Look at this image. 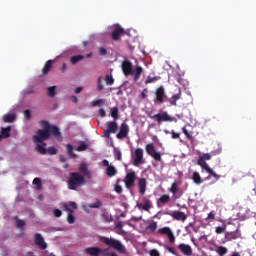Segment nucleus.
<instances>
[{
	"label": "nucleus",
	"instance_id": "a19ab883",
	"mask_svg": "<svg viewBox=\"0 0 256 256\" xmlns=\"http://www.w3.org/2000/svg\"><path fill=\"white\" fill-rule=\"evenodd\" d=\"M114 157L117 159V161H123V153H121V150L119 148L114 149Z\"/></svg>",
	"mask_w": 256,
	"mask_h": 256
},
{
	"label": "nucleus",
	"instance_id": "20e7f679",
	"mask_svg": "<svg viewBox=\"0 0 256 256\" xmlns=\"http://www.w3.org/2000/svg\"><path fill=\"white\" fill-rule=\"evenodd\" d=\"M51 137V132H48L47 130H41L39 129L36 132V135L33 136V142L34 143H43L44 141H47Z\"/></svg>",
	"mask_w": 256,
	"mask_h": 256
},
{
	"label": "nucleus",
	"instance_id": "9d476101",
	"mask_svg": "<svg viewBox=\"0 0 256 256\" xmlns=\"http://www.w3.org/2000/svg\"><path fill=\"white\" fill-rule=\"evenodd\" d=\"M136 207H138L140 209V211H151V209H153V202H151V200L147 197H143L142 198V202L138 203L136 205Z\"/></svg>",
	"mask_w": 256,
	"mask_h": 256
},
{
	"label": "nucleus",
	"instance_id": "c85d7f7f",
	"mask_svg": "<svg viewBox=\"0 0 256 256\" xmlns=\"http://www.w3.org/2000/svg\"><path fill=\"white\" fill-rule=\"evenodd\" d=\"M66 151H67L69 157H71V159H77V154H75V152H73V145L66 144Z\"/></svg>",
	"mask_w": 256,
	"mask_h": 256
},
{
	"label": "nucleus",
	"instance_id": "680f3d73",
	"mask_svg": "<svg viewBox=\"0 0 256 256\" xmlns=\"http://www.w3.org/2000/svg\"><path fill=\"white\" fill-rule=\"evenodd\" d=\"M99 55H101V57H105V55H107V49L105 47H100Z\"/></svg>",
	"mask_w": 256,
	"mask_h": 256
},
{
	"label": "nucleus",
	"instance_id": "9b49d317",
	"mask_svg": "<svg viewBox=\"0 0 256 256\" xmlns=\"http://www.w3.org/2000/svg\"><path fill=\"white\" fill-rule=\"evenodd\" d=\"M109 251V249H101L99 247H88L84 250V253H86V255H90V256H100V255H105V252Z\"/></svg>",
	"mask_w": 256,
	"mask_h": 256
},
{
	"label": "nucleus",
	"instance_id": "e2e57ef3",
	"mask_svg": "<svg viewBox=\"0 0 256 256\" xmlns=\"http://www.w3.org/2000/svg\"><path fill=\"white\" fill-rule=\"evenodd\" d=\"M53 214H54V217L59 218L61 217V215H63V212L59 209H54Z\"/></svg>",
	"mask_w": 256,
	"mask_h": 256
},
{
	"label": "nucleus",
	"instance_id": "052dcab7",
	"mask_svg": "<svg viewBox=\"0 0 256 256\" xmlns=\"http://www.w3.org/2000/svg\"><path fill=\"white\" fill-rule=\"evenodd\" d=\"M114 191H116V193H118V195H121V193H123V187H121V185L116 184Z\"/></svg>",
	"mask_w": 256,
	"mask_h": 256
},
{
	"label": "nucleus",
	"instance_id": "f3484780",
	"mask_svg": "<svg viewBox=\"0 0 256 256\" xmlns=\"http://www.w3.org/2000/svg\"><path fill=\"white\" fill-rule=\"evenodd\" d=\"M78 170L80 171L81 175L84 176V178L87 177L88 179H91V170H89L87 163H81Z\"/></svg>",
	"mask_w": 256,
	"mask_h": 256
},
{
	"label": "nucleus",
	"instance_id": "58836bf2",
	"mask_svg": "<svg viewBox=\"0 0 256 256\" xmlns=\"http://www.w3.org/2000/svg\"><path fill=\"white\" fill-rule=\"evenodd\" d=\"M101 218L105 223H111V221H112V216H111V214H109V212L102 213Z\"/></svg>",
	"mask_w": 256,
	"mask_h": 256
},
{
	"label": "nucleus",
	"instance_id": "dca6fc26",
	"mask_svg": "<svg viewBox=\"0 0 256 256\" xmlns=\"http://www.w3.org/2000/svg\"><path fill=\"white\" fill-rule=\"evenodd\" d=\"M122 70L124 75H133L135 73V71H133V65L129 60H125L122 63Z\"/></svg>",
	"mask_w": 256,
	"mask_h": 256
},
{
	"label": "nucleus",
	"instance_id": "423d86ee",
	"mask_svg": "<svg viewBox=\"0 0 256 256\" xmlns=\"http://www.w3.org/2000/svg\"><path fill=\"white\" fill-rule=\"evenodd\" d=\"M133 158V166L139 167V165H143L144 159H143V149L136 148L134 151V154L132 155Z\"/></svg>",
	"mask_w": 256,
	"mask_h": 256
},
{
	"label": "nucleus",
	"instance_id": "69168bd1",
	"mask_svg": "<svg viewBox=\"0 0 256 256\" xmlns=\"http://www.w3.org/2000/svg\"><path fill=\"white\" fill-rule=\"evenodd\" d=\"M24 117L26 118V119H31V110H29V109H26L25 111H24Z\"/></svg>",
	"mask_w": 256,
	"mask_h": 256
},
{
	"label": "nucleus",
	"instance_id": "bf43d9fd",
	"mask_svg": "<svg viewBox=\"0 0 256 256\" xmlns=\"http://www.w3.org/2000/svg\"><path fill=\"white\" fill-rule=\"evenodd\" d=\"M225 229H227V226H218L216 227V233L217 235H221V233H223L225 231Z\"/></svg>",
	"mask_w": 256,
	"mask_h": 256
},
{
	"label": "nucleus",
	"instance_id": "7c9ffc66",
	"mask_svg": "<svg viewBox=\"0 0 256 256\" xmlns=\"http://www.w3.org/2000/svg\"><path fill=\"white\" fill-rule=\"evenodd\" d=\"M40 125L41 127H43L42 131H48L49 133H51V124H49V121L41 120Z\"/></svg>",
	"mask_w": 256,
	"mask_h": 256
},
{
	"label": "nucleus",
	"instance_id": "c03bdc74",
	"mask_svg": "<svg viewBox=\"0 0 256 256\" xmlns=\"http://www.w3.org/2000/svg\"><path fill=\"white\" fill-rule=\"evenodd\" d=\"M103 203L100 200H97L94 203L88 204L89 209H99Z\"/></svg>",
	"mask_w": 256,
	"mask_h": 256
},
{
	"label": "nucleus",
	"instance_id": "a211bd4d",
	"mask_svg": "<svg viewBox=\"0 0 256 256\" xmlns=\"http://www.w3.org/2000/svg\"><path fill=\"white\" fill-rule=\"evenodd\" d=\"M178 249L181 250V253H183V255H186V256H192L193 255V249L187 244H183V243L179 244Z\"/></svg>",
	"mask_w": 256,
	"mask_h": 256
},
{
	"label": "nucleus",
	"instance_id": "f704fd0d",
	"mask_svg": "<svg viewBox=\"0 0 256 256\" xmlns=\"http://www.w3.org/2000/svg\"><path fill=\"white\" fill-rule=\"evenodd\" d=\"M142 73H143V67L137 66L135 69L134 81H139V77H141Z\"/></svg>",
	"mask_w": 256,
	"mask_h": 256
},
{
	"label": "nucleus",
	"instance_id": "bb28decb",
	"mask_svg": "<svg viewBox=\"0 0 256 256\" xmlns=\"http://www.w3.org/2000/svg\"><path fill=\"white\" fill-rule=\"evenodd\" d=\"M107 131L110 133H117V122H108Z\"/></svg>",
	"mask_w": 256,
	"mask_h": 256
},
{
	"label": "nucleus",
	"instance_id": "79ce46f5",
	"mask_svg": "<svg viewBox=\"0 0 256 256\" xmlns=\"http://www.w3.org/2000/svg\"><path fill=\"white\" fill-rule=\"evenodd\" d=\"M147 231L150 233H155L157 231V222H152L146 227Z\"/></svg>",
	"mask_w": 256,
	"mask_h": 256
},
{
	"label": "nucleus",
	"instance_id": "6ab92c4d",
	"mask_svg": "<svg viewBox=\"0 0 256 256\" xmlns=\"http://www.w3.org/2000/svg\"><path fill=\"white\" fill-rule=\"evenodd\" d=\"M138 188L141 195H145L147 191V180L145 178L138 179Z\"/></svg>",
	"mask_w": 256,
	"mask_h": 256
},
{
	"label": "nucleus",
	"instance_id": "4d7b16f0",
	"mask_svg": "<svg viewBox=\"0 0 256 256\" xmlns=\"http://www.w3.org/2000/svg\"><path fill=\"white\" fill-rule=\"evenodd\" d=\"M101 105H103V99L92 101V107H101Z\"/></svg>",
	"mask_w": 256,
	"mask_h": 256
},
{
	"label": "nucleus",
	"instance_id": "7ed1b4c3",
	"mask_svg": "<svg viewBox=\"0 0 256 256\" xmlns=\"http://www.w3.org/2000/svg\"><path fill=\"white\" fill-rule=\"evenodd\" d=\"M151 119H154V121H157L159 125L161 123H177V118L171 117L167 112L158 113L156 115L150 116Z\"/></svg>",
	"mask_w": 256,
	"mask_h": 256
},
{
	"label": "nucleus",
	"instance_id": "aec40b11",
	"mask_svg": "<svg viewBox=\"0 0 256 256\" xmlns=\"http://www.w3.org/2000/svg\"><path fill=\"white\" fill-rule=\"evenodd\" d=\"M50 133L54 135L55 139L61 141V130L56 125L50 127Z\"/></svg>",
	"mask_w": 256,
	"mask_h": 256
},
{
	"label": "nucleus",
	"instance_id": "393cba45",
	"mask_svg": "<svg viewBox=\"0 0 256 256\" xmlns=\"http://www.w3.org/2000/svg\"><path fill=\"white\" fill-rule=\"evenodd\" d=\"M1 136L4 137V139H8V137H11V126H7L6 128H1Z\"/></svg>",
	"mask_w": 256,
	"mask_h": 256
},
{
	"label": "nucleus",
	"instance_id": "ea45409f",
	"mask_svg": "<svg viewBox=\"0 0 256 256\" xmlns=\"http://www.w3.org/2000/svg\"><path fill=\"white\" fill-rule=\"evenodd\" d=\"M67 211H69V213H73V211H75V209H77V203L75 202H68V205H65Z\"/></svg>",
	"mask_w": 256,
	"mask_h": 256
},
{
	"label": "nucleus",
	"instance_id": "864d4df0",
	"mask_svg": "<svg viewBox=\"0 0 256 256\" xmlns=\"http://www.w3.org/2000/svg\"><path fill=\"white\" fill-rule=\"evenodd\" d=\"M55 89H57L56 86L48 87V89H47L48 97H54L55 96Z\"/></svg>",
	"mask_w": 256,
	"mask_h": 256
},
{
	"label": "nucleus",
	"instance_id": "603ef678",
	"mask_svg": "<svg viewBox=\"0 0 256 256\" xmlns=\"http://www.w3.org/2000/svg\"><path fill=\"white\" fill-rule=\"evenodd\" d=\"M97 89L98 91H103V77L99 76L97 79Z\"/></svg>",
	"mask_w": 256,
	"mask_h": 256
},
{
	"label": "nucleus",
	"instance_id": "2eb2a0df",
	"mask_svg": "<svg viewBox=\"0 0 256 256\" xmlns=\"http://www.w3.org/2000/svg\"><path fill=\"white\" fill-rule=\"evenodd\" d=\"M197 164L200 167H202V169H205V171H207V173H209V175H211L215 179H219V175L217 173H215V171H213V169H211V167H209L208 164L205 163V160H201L200 158H198Z\"/></svg>",
	"mask_w": 256,
	"mask_h": 256
},
{
	"label": "nucleus",
	"instance_id": "4be33fe9",
	"mask_svg": "<svg viewBox=\"0 0 256 256\" xmlns=\"http://www.w3.org/2000/svg\"><path fill=\"white\" fill-rule=\"evenodd\" d=\"M47 143H36V151L40 153V155H47Z\"/></svg>",
	"mask_w": 256,
	"mask_h": 256
},
{
	"label": "nucleus",
	"instance_id": "4468645a",
	"mask_svg": "<svg viewBox=\"0 0 256 256\" xmlns=\"http://www.w3.org/2000/svg\"><path fill=\"white\" fill-rule=\"evenodd\" d=\"M165 215H169L175 221H187V215H185V212L182 211H173V212H166Z\"/></svg>",
	"mask_w": 256,
	"mask_h": 256
},
{
	"label": "nucleus",
	"instance_id": "6e6552de",
	"mask_svg": "<svg viewBox=\"0 0 256 256\" xmlns=\"http://www.w3.org/2000/svg\"><path fill=\"white\" fill-rule=\"evenodd\" d=\"M146 153L156 161H161V152L155 151V145L153 143L146 145Z\"/></svg>",
	"mask_w": 256,
	"mask_h": 256
},
{
	"label": "nucleus",
	"instance_id": "49530a36",
	"mask_svg": "<svg viewBox=\"0 0 256 256\" xmlns=\"http://www.w3.org/2000/svg\"><path fill=\"white\" fill-rule=\"evenodd\" d=\"M33 185H35L37 191H41V178H34Z\"/></svg>",
	"mask_w": 256,
	"mask_h": 256
},
{
	"label": "nucleus",
	"instance_id": "f03ea898",
	"mask_svg": "<svg viewBox=\"0 0 256 256\" xmlns=\"http://www.w3.org/2000/svg\"><path fill=\"white\" fill-rule=\"evenodd\" d=\"M100 241H102V243H104L105 245H109L110 247L118 251V253H121L122 255H127V248H125V245H123L121 241L107 237H101Z\"/></svg>",
	"mask_w": 256,
	"mask_h": 256
},
{
	"label": "nucleus",
	"instance_id": "0e129e2a",
	"mask_svg": "<svg viewBox=\"0 0 256 256\" xmlns=\"http://www.w3.org/2000/svg\"><path fill=\"white\" fill-rule=\"evenodd\" d=\"M167 237L170 243H175V235H173V232H170Z\"/></svg>",
	"mask_w": 256,
	"mask_h": 256
},
{
	"label": "nucleus",
	"instance_id": "39448f33",
	"mask_svg": "<svg viewBox=\"0 0 256 256\" xmlns=\"http://www.w3.org/2000/svg\"><path fill=\"white\" fill-rule=\"evenodd\" d=\"M166 97L167 96L165 95V88L163 86L158 87L155 92V105H161L162 103H165Z\"/></svg>",
	"mask_w": 256,
	"mask_h": 256
},
{
	"label": "nucleus",
	"instance_id": "c756f323",
	"mask_svg": "<svg viewBox=\"0 0 256 256\" xmlns=\"http://www.w3.org/2000/svg\"><path fill=\"white\" fill-rule=\"evenodd\" d=\"M106 175H108V177H115V175H117V169H115L113 165L108 166Z\"/></svg>",
	"mask_w": 256,
	"mask_h": 256
},
{
	"label": "nucleus",
	"instance_id": "f257e3e1",
	"mask_svg": "<svg viewBox=\"0 0 256 256\" xmlns=\"http://www.w3.org/2000/svg\"><path fill=\"white\" fill-rule=\"evenodd\" d=\"M85 183V176L79 172L70 173L67 179V186L70 191H77V189H79V187H83Z\"/></svg>",
	"mask_w": 256,
	"mask_h": 256
},
{
	"label": "nucleus",
	"instance_id": "b1692460",
	"mask_svg": "<svg viewBox=\"0 0 256 256\" xmlns=\"http://www.w3.org/2000/svg\"><path fill=\"white\" fill-rule=\"evenodd\" d=\"M13 219L16 223L17 229H21V231H23V229L25 228V225H27L25 220L20 219L19 216H14Z\"/></svg>",
	"mask_w": 256,
	"mask_h": 256
},
{
	"label": "nucleus",
	"instance_id": "de8ad7c7",
	"mask_svg": "<svg viewBox=\"0 0 256 256\" xmlns=\"http://www.w3.org/2000/svg\"><path fill=\"white\" fill-rule=\"evenodd\" d=\"M178 191H179V184L177 182H174L170 188V192L173 193V195H177Z\"/></svg>",
	"mask_w": 256,
	"mask_h": 256
},
{
	"label": "nucleus",
	"instance_id": "a18cd8bd",
	"mask_svg": "<svg viewBox=\"0 0 256 256\" xmlns=\"http://www.w3.org/2000/svg\"><path fill=\"white\" fill-rule=\"evenodd\" d=\"M160 79H161V77H159V76H155V77L148 76L145 81V84L149 85V83H155V81H159Z\"/></svg>",
	"mask_w": 256,
	"mask_h": 256
},
{
	"label": "nucleus",
	"instance_id": "a878e982",
	"mask_svg": "<svg viewBox=\"0 0 256 256\" xmlns=\"http://www.w3.org/2000/svg\"><path fill=\"white\" fill-rule=\"evenodd\" d=\"M15 119H17V115H15V114H5L3 116L4 123H13V121H15Z\"/></svg>",
	"mask_w": 256,
	"mask_h": 256
},
{
	"label": "nucleus",
	"instance_id": "8fccbe9b",
	"mask_svg": "<svg viewBox=\"0 0 256 256\" xmlns=\"http://www.w3.org/2000/svg\"><path fill=\"white\" fill-rule=\"evenodd\" d=\"M172 231H171V228H169V227H164V228H160L159 230H158V233H160L161 235H169V233H171Z\"/></svg>",
	"mask_w": 256,
	"mask_h": 256
},
{
	"label": "nucleus",
	"instance_id": "473e14b6",
	"mask_svg": "<svg viewBox=\"0 0 256 256\" xmlns=\"http://www.w3.org/2000/svg\"><path fill=\"white\" fill-rule=\"evenodd\" d=\"M83 59H85V56L76 55V56H72L70 58V61H71L72 65H77V63H79V61H83Z\"/></svg>",
	"mask_w": 256,
	"mask_h": 256
},
{
	"label": "nucleus",
	"instance_id": "72a5a7b5",
	"mask_svg": "<svg viewBox=\"0 0 256 256\" xmlns=\"http://www.w3.org/2000/svg\"><path fill=\"white\" fill-rule=\"evenodd\" d=\"M225 238L227 239V241H233L235 239H238L239 236L235 232H226Z\"/></svg>",
	"mask_w": 256,
	"mask_h": 256
},
{
	"label": "nucleus",
	"instance_id": "5fc2aeb1",
	"mask_svg": "<svg viewBox=\"0 0 256 256\" xmlns=\"http://www.w3.org/2000/svg\"><path fill=\"white\" fill-rule=\"evenodd\" d=\"M46 153L48 155H57V148L50 146L48 149H46Z\"/></svg>",
	"mask_w": 256,
	"mask_h": 256
},
{
	"label": "nucleus",
	"instance_id": "f8f14e48",
	"mask_svg": "<svg viewBox=\"0 0 256 256\" xmlns=\"http://www.w3.org/2000/svg\"><path fill=\"white\" fill-rule=\"evenodd\" d=\"M34 243L42 251H45V249H47V243L45 242V238H43V236L39 233H36L34 235Z\"/></svg>",
	"mask_w": 256,
	"mask_h": 256
},
{
	"label": "nucleus",
	"instance_id": "0eeeda50",
	"mask_svg": "<svg viewBox=\"0 0 256 256\" xmlns=\"http://www.w3.org/2000/svg\"><path fill=\"white\" fill-rule=\"evenodd\" d=\"M136 180H137V175L135 174V172L127 173L124 179L126 189H133V187H135Z\"/></svg>",
	"mask_w": 256,
	"mask_h": 256
},
{
	"label": "nucleus",
	"instance_id": "13d9d810",
	"mask_svg": "<svg viewBox=\"0 0 256 256\" xmlns=\"http://www.w3.org/2000/svg\"><path fill=\"white\" fill-rule=\"evenodd\" d=\"M199 159L202 161H211V154L209 153L203 154L202 156L199 157Z\"/></svg>",
	"mask_w": 256,
	"mask_h": 256
},
{
	"label": "nucleus",
	"instance_id": "338daca9",
	"mask_svg": "<svg viewBox=\"0 0 256 256\" xmlns=\"http://www.w3.org/2000/svg\"><path fill=\"white\" fill-rule=\"evenodd\" d=\"M166 249L169 253H172V255H177V250H175V248L166 246Z\"/></svg>",
	"mask_w": 256,
	"mask_h": 256
},
{
	"label": "nucleus",
	"instance_id": "09e8293b",
	"mask_svg": "<svg viewBox=\"0 0 256 256\" xmlns=\"http://www.w3.org/2000/svg\"><path fill=\"white\" fill-rule=\"evenodd\" d=\"M104 80L106 85H113V83H115V79H113L112 75H106Z\"/></svg>",
	"mask_w": 256,
	"mask_h": 256
},
{
	"label": "nucleus",
	"instance_id": "cd10ccee",
	"mask_svg": "<svg viewBox=\"0 0 256 256\" xmlns=\"http://www.w3.org/2000/svg\"><path fill=\"white\" fill-rule=\"evenodd\" d=\"M179 99H181V90H179V92L175 95H173L169 101H170V105H177V101H179Z\"/></svg>",
	"mask_w": 256,
	"mask_h": 256
},
{
	"label": "nucleus",
	"instance_id": "412c9836",
	"mask_svg": "<svg viewBox=\"0 0 256 256\" xmlns=\"http://www.w3.org/2000/svg\"><path fill=\"white\" fill-rule=\"evenodd\" d=\"M169 201H171V197H169L167 194H164L158 199L157 207H163V205H167Z\"/></svg>",
	"mask_w": 256,
	"mask_h": 256
},
{
	"label": "nucleus",
	"instance_id": "4c0bfd02",
	"mask_svg": "<svg viewBox=\"0 0 256 256\" xmlns=\"http://www.w3.org/2000/svg\"><path fill=\"white\" fill-rule=\"evenodd\" d=\"M89 149V146L85 141H80L79 146L76 148V151L81 152V151H87Z\"/></svg>",
	"mask_w": 256,
	"mask_h": 256
},
{
	"label": "nucleus",
	"instance_id": "e433bc0d",
	"mask_svg": "<svg viewBox=\"0 0 256 256\" xmlns=\"http://www.w3.org/2000/svg\"><path fill=\"white\" fill-rule=\"evenodd\" d=\"M228 252H229V250L225 246H219L216 249V253H218L219 256H225V255H227Z\"/></svg>",
	"mask_w": 256,
	"mask_h": 256
},
{
	"label": "nucleus",
	"instance_id": "774afa93",
	"mask_svg": "<svg viewBox=\"0 0 256 256\" xmlns=\"http://www.w3.org/2000/svg\"><path fill=\"white\" fill-rule=\"evenodd\" d=\"M150 256H160L159 251L157 249L150 250Z\"/></svg>",
	"mask_w": 256,
	"mask_h": 256
},
{
	"label": "nucleus",
	"instance_id": "c9c22d12",
	"mask_svg": "<svg viewBox=\"0 0 256 256\" xmlns=\"http://www.w3.org/2000/svg\"><path fill=\"white\" fill-rule=\"evenodd\" d=\"M164 133H166V135H172V139H181V134L179 132H175V130H165Z\"/></svg>",
	"mask_w": 256,
	"mask_h": 256
},
{
	"label": "nucleus",
	"instance_id": "1a4fd4ad",
	"mask_svg": "<svg viewBox=\"0 0 256 256\" xmlns=\"http://www.w3.org/2000/svg\"><path fill=\"white\" fill-rule=\"evenodd\" d=\"M126 34L127 33L125 32V29H123V27H121V25H117L112 30L111 37H112L113 41H121V37H123V35H126Z\"/></svg>",
	"mask_w": 256,
	"mask_h": 256
},
{
	"label": "nucleus",
	"instance_id": "2f4dec72",
	"mask_svg": "<svg viewBox=\"0 0 256 256\" xmlns=\"http://www.w3.org/2000/svg\"><path fill=\"white\" fill-rule=\"evenodd\" d=\"M192 180L196 185H201L203 183V179H201V175H199V172H194L192 176Z\"/></svg>",
	"mask_w": 256,
	"mask_h": 256
},
{
	"label": "nucleus",
	"instance_id": "ddd939ff",
	"mask_svg": "<svg viewBox=\"0 0 256 256\" xmlns=\"http://www.w3.org/2000/svg\"><path fill=\"white\" fill-rule=\"evenodd\" d=\"M128 135H129V125L124 122L120 126V131L117 134V139L122 141L123 139H127Z\"/></svg>",
	"mask_w": 256,
	"mask_h": 256
},
{
	"label": "nucleus",
	"instance_id": "5701e85b",
	"mask_svg": "<svg viewBox=\"0 0 256 256\" xmlns=\"http://www.w3.org/2000/svg\"><path fill=\"white\" fill-rule=\"evenodd\" d=\"M53 63H55V60L46 61V63L44 64V67L42 68L43 75H47L49 73V71H51V69L53 67Z\"/></svg>",
	"mask_w": 256,
	"mask_h": 256
},
{
	"label": "nucleus",
	"instance_id": "6e6d98bb",
	"mask_svg": "<svg viewBox=\"0 0 256 256\" xmlns=\"http://www.w3.org/2000/svg\"><path fill=\"white\" fill-rule=\"evenodd\" d=\"M67 223H69L70 225H73V223H75V216H73L71 212L67 215Z\"/></svg>",
	"mask_w": 256,
	"mask_h": 256
},
{
	"label": "nucleus",
	"instance_id": "37998d69",
	"mask_svg": "<svg viewBox=\"0 0 256 256\" xmlns=\"http://www.w3.org/2000/svg\"><path fill=\"white\" fill-rule=\"evenodd\" d=\"M182 132L184 133L186 139H188L189 141H193V139H195L193 135L190 134L189 130H187V127H182Z\"/></svg>",
	"mask_w": 256,
	"mask_h": 256
},
{
	"label": "nucleus",
	"instance_id": "3c124183",
	"mask_svg": "<svg viewBox=\"0 0 256 256\" xmlns=\"http://www.w3.org/2000/svg\"><path fill=\"white\" fill-rule=\"evenodd\" d=\"M111 117H113V119H119V108L114 107L111 109Z\"/></svg>",
	"mask_w": 256,
	"mask_h": 256
}]
</instances>
